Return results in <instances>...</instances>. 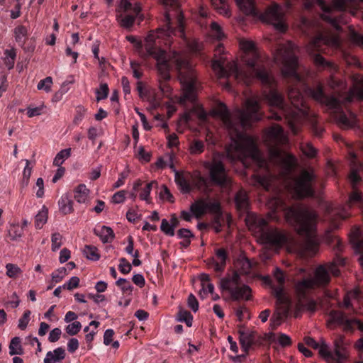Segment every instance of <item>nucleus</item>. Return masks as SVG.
I'll return each instance as SVG.
<instances>
[{
	"label": "nucleus",
	"instance_id": "nucleus-29",
	"mask_svg": "<svg viewBox=\"0 0 363 363\" xmlns=\"http://www.w3.org/2000/svg\"><path fill=\"white\" fill-rule=\"evenodd\" d=\"M9 354L11 356L16 354H23V350L21 346V340L19 337H14L11 339L9 345Z\"/></svg>",
	"mask_w": 363,
	"mask_h": 363
},
{
	"label": "nucleus",
	"instance_id": "nucleus-58",
	"mask_svg": "<svg viewBox=\"0 0 363 363\" xmlns=\"http://www.w3.org/2000/svg\"><path fill=\"white\" fill-rule=\"evenodd\" d=\"M74 82V77L72 75H69L67 79L62 83V86L60 88V94H64L66 93L69 87V85L72 84Z\"/></svg>",
	"mask_w": 363,
	"mask_h": 363
},
{
	"label": "nucleus",
	"instance_id": "nucleus-64",
	"mask_svg": "<svg viewBox=\"0 0 363 363\" xmlns=\"http://www.w3.org/2000/svg\"><path fill=\"white\" fill-rule=\"evenodd\" d=\"M177 236L179 239H190L194 235L189 229L181 228L177 232Z\"/></svg>",
	"mask_w": 363,
	"mask_h": 363
},
{
	"label": "nucleus",
	"instance_id": "nucleus-19",
	"mask_svg": "<svg viewBox=\"0 0 363 363\" xmlns=\"http://www.w3.org/2000/svg\"><path fill=\"white\" fill-rule=\"evenodd\" d=\"M238 333L239 334V340L241 345V348L246 354L249 353V351L252 349V340L255 339L253 330H250L246 328L242 325H238Z\"/></svg>",
	"mask_w": 363,
	"mask_h": 363
},
{
	"label": "nucleus",
	"instance_id": "nucleus-44",
	"mask_svg": "<svg viewBox=\"0 0 363 363\" xmlns=\"http://www.w3.org/2000/svg\"><path fill=\"white\" fill-rule=\"evenodd\" d=\"M66 274L67 269L60 267L52 273V281L55 284L58 283L62 280Z\"/></svg>",
	"mask_w": 363,
	"mask_h": 363
},
{
	"label": "nucleus",
	"instance_id": "nucleus-56",
	"mask_svg": "<svg viewBox=\"0 0 363 363\" xmlns=\"http://www.w3.org/2000/svg\"><path fill=\"white\" fill-rule=\"evenodd\" d=\"M76 112L74 123L78 125L83 120L86 109L83 106H78L76 109Z\"/></svg>",
	"mask_w": 363,
	"mask_h": 363
},
{
	"label": "nucleus",
	"instance_id": "nucleus-57",
	"mask_svg": "<svg viewBox=\"0 0 363 363\" xmlns=\"http://www.w3.org/2000/svg\"><path fill=\"white\" fill-rule=\"evenodd\" d=\"M61 334L62 331L60 328H54L50 332L48 340L50 342H55L60 339Z\"/></svg>",
	"mask_w": 363,
	"mask_h": 363
},
{
	"label": "nucleus",
	"instance_id": "nucleus-22",
	"mask_svg": "<svg viewBox=\"0 0 363 363\" xmlns=\"http://www.w3.org/2000/svg\"><path fill=\"white\" fill-rule=\"evenodd\" d=\"M235 203L238 210L245 211L247 210L250 202L247 192L243 189H240L235 194Z\"/></svg>",
	"mask_w": 363,
	"mask_h": 363
},
{
	"label": "nucleus",
	"instance_id": "nucleus-25",
	"mask_svg": "<svg viewBox=\"0 0 363 363\" xmlns=\"http://www.w3.org/2000/svg\"><path fill=\"white\" fill-rule=\"evenodd\" d=\"M14 36L18 45L23 47L28 36L27 28L23 25L16 26L14 29Z\"/></svg>",
	"mask_w": 363,
	"mask_h": 363
},
{
	"label": "nucleus",
	"instance_id": "nucleus-41",
	"mask_svg": "<svg viewBox=\"0 0 363 363\" xmlns=\"http://www.w3.org/2000/svg\"><path fill=\"white\" fill-rule=\"evenodd\" d=\"M178 320L184 322L188 327H191L192 325L193 315L189 311L180 309L178 312Z\"/></svg>",
	"mask_w": 363,
	"mask_h": 363
},
{
	"label": "nucleus",
	"instance_id": "nucleus-23",
	"mask_svg": "<svg viewBox=\"0 0 363 363\" xmlns=\"http://www.w3.org/2000/svg\"><path fill=\"white\" fill-rule=\"evenodd\" d=\"M65 357V350L62 347H60L53 350L49 351L46 354L44 359V363H56L60 362Z\"/></svg>",
	"mask_w": 363,
	"mask_h": 363
},
{
	"label": "nucleus",
	"instance_id": "nucleus-31",
	"mask_svg": "<svg viewBox=\"0 0 363 363\" xmlns=\"http://www.w3.org/2000/svg\"><path fill=\"white\" fill-rule=\"evenodd\" d=\"M48 209L43 206L35 218V225L38 229H41L48 220Z\"/></svg>",
	"mask_w": 363,
	"mask_h": 363
},
{
	"label": "nucleus",
	"instance_id": "nucleus-11",
	"mask_svg": "<svg viewBox=\"0 0 363 363\" xmlns=\"http://www.w3.org/2000/svg\"><path fill=\"white\" fill-rule=\"evenodd\" d=\"M253 228L258 240L272 248L279 249L291 242V238L286 233L273 228L263 218H255Z\"/></svg>",
	"mask_w": 363,
	"mask_h": 363
},
{
	"label": "nucleus",
	"instance_id": "nucleus-59",
	"mask_svg": "<svg viewBox=\"0 0 363 363\" xmlns=\"http://www.w3.org/2000/svg\"><path fill=\"white\" fill-rule=\"evenodd\" d=\"M188 306L194 311L196 312L199 308V302L194 295L191 294L188 297Z\"/></svg>",
	"mask_w": 363,
	"mask_h": 363
},
{
	"label": "nucleus",
	"instance_id": "nucleus-17",
	"mask_svg": "<svg viewBox=\"0 0 363 363\" xmlns=\"http://www.w3.org/2000/svg\"><path fill=\"white\" fill-rule=\"evenodd\" d=\"M266 137V140L273 154L277 157H279L281 151L279 147L285 144L288 140L283 128L277 124L272 125L268 130Z\"/></svg>",
	"mask_w": 363,
	"mask_h": 363
},
{
	"label": "nucleus",
	"instance_id": "nucleus-60",
	"mask_svg": "<svg viewBox=\"0 0 363 363\" xmlns=\"http://www.w3.org/2000/svg\"><path fill=\"white\" fill-rule=\"evenodd\" d=\"M127 194L126 191L122 190L115 193L112 197L113 202L115 203H123L125 200V195Z\"/></svg>",
	"mask_w": 363,
	"mask_h": 363
},
{
	"label": "nucleus",
	"instance_id": "nucleus-26",
	"mask_svg": "<svg viewBox=\"0 0 363 363\" xmlns=\"http://www.w3.org/2000/svg\"><path fill=\"white\" fill-rule=\"evenodd\" d=\"M191 212L197 218H201L206 212V201L201 199L193 203L190 206Z\"/></svg>",
	"mask_w": 363,
	"mask_h": 363
},
{
	"label": "nucleus",
	"instance_id": "nucleus-1",
	"mask_svg": "<svg viewBox=\"0 0 363 363\" xmlns=\"http://www.w3.org/2000/svg\"><path fill=\"white\" fill-rule=\"evenodd\" d=\"M240 48L242 52V61L247 70H242L236 62L228 60L223 44L219 43L216 47L211 67L218 78L233 77L247 86L255 79L259 80L269 88V91L264 96L271 108V115L269 116L270 118L276 121L284 120L294 135L298 133L304 122H308L313 135L320 138L325 130L320 125L316 116L311 113L302 92L298 88V84H303L304 80L298 72L296 45L291 41L286 44H279L274 54V62L281 67L283 77L296 84L288 86L287 94L290 104L273 87L274 80L267 71L264 60L255 43L242 39L240 41Z\"/></svg>",
	"mask_w": 363,
	"mask_h": 363
},
{
	"label": "nucleus",
	"instance_id": "nucleus-6",
	"mask_svg": "<svg viewBox=\"0 0 363 363\" xmlns=\"http://www.w3.org/2000/svg\"><path fill=\"white\" fill-rule=\"evenodd\" d=\"M345 259L336 254L332 262L318 266L312 278L304 279L295 286V292L298 299V306L301 308L314 313L317 310V302L308 298L309 292L315 287H325L331 280V276L338 277L340 274L339 266H344Z\"/></svg>",
	"mask_w": 363,
	"mask_h": 363
},
{
	"label": "nucleus",
	"instance_id": "nucleus-53",
	"mask_svg": "<svg viewBox=\"0 0 363 363\" xmlns=\"http://www.w3.org/2000/svg\"><path fill=\"white\" fill-rule=\"evenodd\" d=\"M30 311L27 310L24 312L23 316L19 319L18 328L21 330H25L28 324Z\"/></svg>",
	"mask_w": 363,
	"mask_h": 363
},
{
	"label": "nucleus",
	"instance_id": "nucleus-37",
	"mask_svg": "<svg viewBox=\"0 0 363 363\" xmlns=\"http://www.w3.org/2000/svg\"><path fill=\"white\" fill-rule=\"evenodd\" d=\"M175 155L173 153L167 154L166 155V160L160 157L156 162V166L159 168H164L169 166L171 169H174V159Z\"/></svg>",
	"mask_w": 363,
	"mask_h": 363
},
{
	"label": "nucleus",
	"instance_id": "nucleus-38",
	"mask_svg": "<svg viewBox=\"0 0 363 363\" xmlns=\"http://www.w3.org/2000/svg\"><path fill=\"white\" fill-rule=\"evenodd\" d=\"M5 58H4V63L7 68L9 69H11L13 67L16 57V52L15 49H11V50H5Z\"/></svg>",
	"mask_w": 363,
	"mask_h": 363
},
{
	"label": "nucleus",
	"instance_id": "nucleus-51",
	"mask_svg": "<svg viewBox=\"0 0 363 363\" xmlns=\"http://www.w3.org/2000/svg\"><path fill=\"white\" fill-rule=\"evenodd\" d=\"M335 215L337 216V218L333 219V225L335 228H337L338 223H337V220H342L347 219L350 216V213L347 210H345L344 208V209L338 211L337 213H335Z\"/></svg>",
	"mask_w": 363,
	"mask_h": 363
},
{
	"label": "nucleus",
	"instance_id": "nucleus-61",
	"mask_svg": "<svg viewBox=\"0 0 363 363\" xmlns=\"http://www.w3.org/2000/svg\"><path fill=\"white\" fill-rule=\"evenodd\" d=\"M6 274L9 277H14L19 272V268L13 264H7L6 266Z\"/></svg>",
	"mask_w": 363,
	"mask_h": 363
},
{
	"label": "nucleus",
	"instance_id": "nucleus-21",
	"mask_svg": "<svg viewBox=\"0 0 363 363\" xmlns=\"http://www.w3.org/2000/svg\"><path fill=\"white\" fill-rule=\"evenodd\" d=\"M94 233L100 238L104 243L111 242L114 238V233L110 227L99 226L94 229Z\"/></svg>",
	"mask_w": 363,
	"mask_h": 363
},
{
	"label": "nucleus",
	"instance_id": "nucleus-4",
	"mask_svg": "<svg viewBox=\"0 0 363 363\" xmlns=\"http://www.w3.org/2000/svg\"><path fill=\"white\" fill-rule=\"evenodd\" d=\"M260 108L259 101L250 98L246 100L245 107L238 109L235 117L232 118L227 106L220 101H216L210 114L221 121L237 151L250 157L260 167H264L267 166V162L256 141L245 132L252 122L262 119L263 114Z\"/></svg>",
	"mask_w": 363,
	"mask_h": 363
},
{
	"label": "nucleus",
	"instance_id": "nucleus-27",
	"mask_svg": "<svg viewBox=\"0 0 363 363\" xmlns=\"http://www.w3.org/2000/svg\"><path fill=\"white\" fill-rule=\"evenodd\" d=\"M60 211L65 214H69L73 211V201L67 195H62L58 201Z\"/></svg>",
	"mask_w": 363,
	"mask_h": 363
},
{
	"label": "nucleus",
	"instance_id": "nucleus-55",
	"mask_svg": "<svg viewBox=\"0 0 363 363\" xmlns=\"http://www.w3.org/2000/svg\"><path fill=\"white\" fill-rule=\"evenodd\" d=\"M160 197L162 199L167 200L169 202H174V197L171 194L169 189L166 186H162V189L160 191Z\"/></svg>",
	"mask_w": 363,
	"mask_h": 363
},
{
	"label": "nucleus",
	"instance_id": "nucleus-13",
	"mask_svg": "<svg viewBox=\"0 0 363 363\" xmlns=\"http://www.w3.org/2000/svg\"><path fill=\"white\" fill-rule=\"evenodd\" d=\"M350 173L349 179L352 186V191L350 194L348 201V207L354 205H363V195L356 188L357 184L360 182L361 177L359 173L363 172V164L359 160L357 155L354 152H350Z\"/></svg>",
	"mask_w": 363,
	"mask_h": 363
},
{
	"label": "nucleus",
	"instance_id": "nucleus-39",
	"mask_svg": "<svg viewBox=\"0 0 363 363\" xmlns=\"http://www.w3.org/2000/svg\"><path fill=\"white\" fill-rule=\"evenodd\" d=\"M71 154V149L67 148L59 152L55 156L53 164L57 167H60L61 164L64 162V161L67 159Z\"/></svg>",
	"mask_w": 363,
	"mask_h": 363
},
{
	"label": "nucleus",
	"instance_id": "nucleus-2",
	"mask_svg": "<svg viewBox=\"0 0 363 363\" xmlns=\"http://www.w3.org/2000/svg\"><path fill=\"white\" fill-rule=\"evenodd\" d=\"M160 2L167 9L162 27L150 30L144 44L133 35H128L126 39L139 50L144 48L140 52L141 57L145 60H155L157 69L164 79L169 78L171 69H175L182 86L179 103L183 105L187 102L194 104L200 86L196 72L184 51L170 48L173 35L184 38L185 35L179 0H160Z\"/></svg>",
	"mask_w": 363,
	"mask_h": 363
},
{
	"label": "nucleus",
	"instance_id": "nucleus-42",
	"mask_svg": "<svg viewBox=\"0 0 363 363\" xmlns=\"http://www.w3.org/2000/svg\"><path fill=\"white\" fill-rule=\"evenodd\" d=\"M157 182L155 181H152L150 183H147L144 188L142 189V191L140 194V198L141 200H144L147 203L150 202V194L152 186L156 185Z\"/></svg>",
	"mask_w": 363,
	"mask_h": 363
},
{
	"label": "nucleus",
	"instance_id": "nucleus-20",
	"mask_svg": "<svg viewBox=\"0 0 363 363\" xmlns=\"http://www.w3.org/2000/svg\"><path fill=\"white\" fill-rule=\"evenodd\" d=\"M216 260L212 259L213 267L217 274H221L226 266L228 255L224 248H218L216 250Z\"/></svg>",
	"mask_w": 363,
	"mask_h": 363
},
{
	"label": "nucleus",
	"instance_id": "nucleus-48",
	"mask_svg": "<svg viewBox=\"0 0 363 363\" xmlns=\"http://www.w3.org/2000/svg\"><path fill=\"white\" fill-rule=\"evenodd\" d=\"M82 325L79 322L75 321L66 327V332L69 335H77L81 330Z\"/></svg>",
	"mask_w": 363,
	"mask_h": 363
},
{
	"label": "nucleus",
	"instance_id": "nucleus-45",
	"mask_svg": "<svg viewBox=\"0 0 363 363\" xmlns=\"http://www.w3.org/2000/svg\"><path fill=\"white\" fill-rule=\"evenodd\" d=\"M130 68L133 71V77L135 79H140L143 77V72L140 68V64L138 62L134 60L130 61Z\"/></svg>",
	"mask_w": 363,
	"mask_h": 363
},
{
	"label": "nucleus",
	"instance_id": "nucleus-54",
	"mask_svg": "<svg viewBox=\"0 0 363 363\" xmlns=\"http://www.w3.org/2000/svg\"><path fill=\"white\" fill-rule=\"evenodd\" d=\"M62 236L59 233H55L52 235V249L53 251L59 249L61 246Z\"/></svg>",
	"mask_w": 363,
	"mask_h": 363
},
{
	"label": "nucleus",
	"instance_id": "nucleus-50",
	"mask_svg": "<svg viewBox=\"0 0 363 363\" xmlns=\"http://www.w3.org/2000/svg\"><path fill=\"white\" fill-rule=\"evenodd\" d=\"M304 341V345H307L314 350H318L320 352V350L321 347L323 345V344H325V342H322L321 344H319L318 342H316L313 338L311 337H305L303 339Z\"/></svg>",
	"mask_w": 363,
	"mask_h": 363
},
{
	"label": "nucleus",
	"instance_id": "nucleus-36",
	"mask_svg": "<svg viewBox=\"0 0 363 363\" xmlns=\"http://www.w3.org/2000/svg\"><path fill=\"white\" fill-rule=\"evenodd\" d=\"M210 31L211 35L218 40H221L225 38L221 26L215 21L211 23Z\"/></svg>",
	"mask_w": 363,
	"mask_h": 363
},
{
	"label": "nucleus",
	"instance_id": "nucleus-5",
	"mask_svg": "<svg viewBox=\"0 0 363 363\" xmlns=\"http://www.w3.org/2000/svg\"><path fill=\"white\" fill-rule=\"evenodd\" d=\"M267 205L272 211L284 213L287 222L292 225L303 239L301 250L306 256L313 257L319 250L317 234L318 213L300 203L289 206L279 191L269 196Z\"/></svg>",
	"mask_w": 363,
	"mask_h": 363
},
{
	"label": "nucleus",
	"instance_id": "nucleus-33",
	"mask_svg": "<svg viewBox=\"0 0 363 363\" xmlns=\"http://www.w3.org/2000/svg\"><path fill=\"white\" fill-rule=\"evenodd\" d=\"M175 182L184 193H189L191 191V186L189 181L178 172H175Z\"/></svg>",
	"mask_w": 363,
	"mask_h": 363
},
{
	"label": "nucleus",
	"instance_id": "nucleus-34",
	"mask_svg": "<svg viewBox=\"0 0 363 363\" xmlns=\"http://www.w3.org/2000/svg\"><path fill=\"white\" fill-rule=\"evenodd\" d=\"M301 150L303 154L308 158L315 157L318 150L312 145L311 143H302L300 145Z\"/></svg>",
	"mask_w": 363,
	"mask_h": 363
},
{
	"label": "nucleus",
	"instance_id": "nucleus-52",
	"mask_svg": "<svg viewBox=\"0 0 363 363\" xmlns=\"http://www.w3.org/2000/svg\"><path fill=\"white\" fill-rule=\"evenodd\" d=\"M79 279L77 277H72L67 282L63 284V289L72 290L79 286Z\"/></svg>",
	"mask_w": 363,
	"mask_h": 363
},
{
	"label": "nucleus",
	"instance_id": "nucleus-63",
	"mask_svg": "<svg viewBox=\"0 0 363 363\" xmlns=\"http://www.w3.org/2000/svg\"><path fill=\"white\" fill-rule=\"evenodd\" d=\"M167 143L169 147H174L179 145V138L176 133L169 134L167 136Z\"/></svg>",
	"mask_w": 363,
	"mask_h": 363
},
{
	"label": "nucleus",
	"instance_id": "nucleus-35",
	"mask_svg": "<svg viewBox=\"0 0 363 363\" xmlns=\"http://www.w3.org/2000/svg\"><path fill=\"white\" fill-rule=\"evenodd\" d=\"M205 145L202 140H193L189 144V152L191 155H200L204 151Z\"/></svg>",
	"mask_w": 363,
	"mask_h": 363
},
{
	"label": "nucleus",
	"instance_id": "nucleus-8",
	"mask_svg": "<svg viewBox=\"0 0 363 363\" xmlns=\"http://www.w3.org/2000/svg\"><path fill=\"white\" fill-rule=\"evenodd\" d=\"M274 277L277 284L269 277H264V281L270 286L272 296L276 298L278 312L272 315L270 319V325L272 330H275L281 323L284 317H286L291 309V301L284 290L285 274L279 268H276Z\"/></svg>",
	"mask_w": 363,
	"mask_h": 363
},
{
	"label": "nucleus",
	"instance_id": "nucleus-15",
	"mask_svg": "<svg viewBox=\"0 0 363 363\" xmlns=\"http://www.w3.org/2000/svg\"><path fill=\"white\" fill-rule=\"evenodd\" d=\"M334 345V352H331L328 345L323 344L320 350V354L328 363H344L348 356L347 350L348 343L345 341V337L339 335L335 340Z\"/></svg>",
	"mask_w": 363,
	"mask_h": 363
},
{
	"label": "nucleus",
	"instance_id": "nucleus-49",
	"mask_svg": "<svg viewBox=\"0 0 363 363\" xmlns=\"http://www.w3.org/2000/svg\"><path fill=\"white\" fill-rule=\"evenodd\" d=\"M161 230L169 236L174 235V230L166 219H162L160 226Z\"/></svg>",
	"mask_w": 363,
	"mask_h": 363
},
{
	"label": "nucleus",
	"instance_id": "nucleus-16",
	"mask_svg": "<svg viewBox=\"0 0 363 363\" xmlns=\"http://www.w3.org/2000/svg\"><path fill=\"white\" fill-rule=\"evenodd\" d=\"M328 315L330 325H338L347 333H353L356 329L363 332V323L357 318H348L343 312L332 310Z\"/></svg>",
	"mask_w": 363,
	"mask_h": 363
},
{
	"label": "nucleus",
	"instance_id": "nucleus-24",
	"mask_svg": "<svg viewBox=\"0 0 363 363\" xmlns=\"http://www.w3.org/2000/svg\"><path fill=\"white\" fill-rule=\"evenodd\" d=\"M255 339L252 340V349L256 347H260L269 344L274 340V333H264L263 335L258 334L256 331L254 332Z\"/></svg>",
	"mask_w": 363,
	"mask_h": 363
},
{
	"label": "nucleus",
	"instance_id": "nucleus-43",
	"mask_svg": "<svg viewBox=\"0 0 363 363\" xmlns=\"http://www.w3.org/2000/svg\"><path fill=\"white\" fill-rule=\"evenodd\" d=\"M96 99L98 101L108 97L109 89L106 83H101L99 89L96 90Z\"/></svg>",
	"mask_w": 363,
	"mask_h": 363
},
{
	"label": "nucleus",
	"instance_id": "nucleus-7",
	"mask_svg": "<svg viewBox=\"0 0 363 363\" xmlns=\"http://www.w3.org/2000/svg\"><path fill=\"white\" fill-rule=\"evenodd\" d=\"M235 265L236 270L220 279V289L226 301H248L251 297V289L243 283L240 274H250L252 264L249 259L242 257L236 260Z\"/></svg>",
	"mask_w": 363,
	"mask_h": 363
},
{
	"label": "nucleus",
	"instance_id": "nucleus-14",
	"mask_svg": "<svg viewBox=\"0 0 363 363\" xmlns=\"http://www.w3.org/2000/svg\"><path fill=\"white\" fill-rule=\"evenodd\" d=\"M205 167L208 169L211 182L223 189L230 191L232 186L231 179L228 174L223 162L216 157L211 162L206 163Z\"/></svg>",
	"mask_w": 363,
	"mask_h": 363
},
{
	"label": "nucleus",
	"instance_id": "nucleus-9",
	"mask_svg": "<svg viewBox=\"0 0 363 363\" xmlns=\"http://www.w3.org/2000/svg\"><path fill=\"white\" fill-rule=\"evenodd\" d=\"M240 10L247 16L259 17L262 21L272 24L276 30L285 32L287 26L284 21V13L281 6L276 3L269 6L264 12L256 7L255 0H235Z\"/></svg>",
	"mask_w": 363,
	"mask_h": 363
},
{
	"label": "nucleus",
	"instance_id": "nucleus-10",
	"mask_svg": "<svg viewBox=\"0 0 363 363\" xmlns=\"http://www.w3.org/2000/svg\"><path fill=\"white\" fill-rule=\"evenodd\" d=\"M315 176L312 171L303 169L298 176L286 174L284 179L285 190L296 199L313 197L315 190L313 183Z\"/></svg>",
	"mask_w": 363,
	"mask_h": 363
},
{
	"label": "nucleus",
	"instance_id": "nucleus-12",
	"mask_svg": "<svg viewBox=\"0 0 363 363\" xmlns=\"http://www.w3.org/2000/svg\"><path fill=\"white\" fill-rule=\"evenodd\" d=\"M318 4L323 11L321 15L323 21L328 23L335 31H340V12L347 9V1L333 0L332 4H329L325 0H318Z\"/></svg>",
	"mask_w": 363,
	"mask_h": 363
},
{
	"label": "nucleus",
	"instance_id": "nucleus-47",
	"mask_svg": "<svg viewBox=\"0 0 363 363\" xmlns=\"http://www.w3.org/2000/svg\"><path fill=\"white\" fill-rule=\"evenodd\" d=\"M119 261L118 269L120 272L123 274H128L132 269V266L130 262L124 257L121 258Z\"/></svg>",
	"mask_w": 363,
	"mask_h": 363
},
{
	"label": "nucleus",
	"instance_id": "nucleus-3",
	"mask_svg": "<svg viewBox=\"0 0 363 363\" xmlns=\"http://www.w3.org/2000/svg\"><path fill=\"white\" fill-rule=\"evenodd\" d=\"M342 46V40L338 33L331 28H322L310 40L308 51L313 55V62L318 69H328L331 72L328 84L333 90V95L325 93L323 86L319 84L314 89H310L313 99L325 106L331 111L338 125L342 129L355 128L358 119L355 113L347 108V104L354 99L363 100V76L354 74L352 77V86L348 91H342L343 82L333 75L337 71V65L326 60L319 53H328L330 48L338 50Z\"/></svg>",
	"mask_w": 363,
	"mask_h": 363
},
{
	"label": "nucleus",
	"instance_id": "nucleus-40",
	"mask_svg": "<svg viewBox=\"0 0 363 363\" xmlns=\"http://www.w3.org/2000/svg\"><path fill=\"white\" fill-rule=\"evenodd\" d=\"M84 253L87 259L93 261H96L100 258L98 249L93 245H86L84 250Z\"/></svg>",
	"mask_w": 363,
	"mask_h": 363
},
{
	"label": "nucleus",
	"instance_id": "nucleus-30",
	"mask_svg": "<svg viewBox=\"0 0 363 363\" xmlns=\"http://www.w3.org/2000/svg\"><path fill=\"white\" fill-rule=\"evenodd\" d=\"M360 297V291L358 289H354L352 291H348L344 296L343 302L342 303L347 309H350L352 307L351 301L352 299H359Z\"/></svg>",
	"mask_w": 363,
	"mask_h": 363
},
{
	"label": "nucleus",
	"instance_id": "nucleus-62",
	"mask_svg": "<svg viewBox=\"0 0 363 363\" xmlns=\"http://www.w3.org/2000/svg\"><path fill=\"white\" fill-rule=\"evenodd\" d=\"M235 312L238 321L242 322L245 318V314L247 313L246 308L244 306H239L238 308H235Z\"/></svg>",
	"mask_w": 363,
	"mask_h": 363
},
{
	"label": "nucleus",
	"instance_id": "nucleus-46",
	"mask_svg": "<svg viewBox=\"0 0 363 363\" xmlns=\"http://www.w3.org/2000/svg\"><path fill=\"white\" fill-rule=\"evenodd\" d=\"M52 84V79L51 77H47L44 79L40 80L38 84V89L39 90H45L46 92L50 91L51 85Z\"/></svg>",
	"mask_w": 363,
	"mask_h": 363
},
{
	"label": "nucleus",
	"instance_id": "nucleus-32",
	"mask_svg": "<svg viewBox=\"0 0 363 363\" xmlns=\"http://www.w3.org/2000/svg\"><path fill=\"white\" fill-rule=\"evenodd\" d=\"M116 285L118 286L124 296H130L133 290V286L131 283L124 278H120L116 281Z\"/></svg>",
	"mask_w": 363,
	"mask_h": 363
},
{
	"label": "nucleus",
	"instance_id": "nucleus-28",
	"mask_svg": "<svg viewBox=\"0 0 363 363\" xmlns=\"http://www.w3.org/2000/svg\"><path fill=\"white\" fill-rule=\"evenodd\" d=\"M89 194V189L85 184H79L74 189V199L79 203H84Z\"/></svg>",
	"mask_w": 363,
	"mask_h": 363
},
{
	"label": "nucleus",
	"instance_id": "nucleus-18",
	"mask_svg": "<svg viewBox=\"0 0 363 363\" xmlns=\"http://www.w3.org/2000/svg\"><path fill=\"white\" fill-rule=\"evenodd\" d=\"M142 7L140 3H135L133 13H120L116 16V20L123 28L130 30L138 18L139 23L144 20V16L141 13Z\"/></svg>",
	"mask_w": 363,
	"mask_h": 363
}]
</instances>
